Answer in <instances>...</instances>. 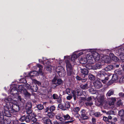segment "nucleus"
I'll return each mask as SVG.
<instances>
[{
	"label": "nucleus",
	"mask_w": 124,
	"mask_h": 124,
	"mask_svg": "<svg viewBox=\"0 0 124 124\" xmlns=\"http://www.w3.org/2000/svg\"><path fill=\"white\" fill-rule=\"evenodd\" d=\"M73 72H71V74L70 75H69L68 73H67V75L68 77V79L70 82H72L75 79L74 77V76Z\"/></svg>",
	"instance_id": "obj_22"
},
{
	"label": "nucleus",
	"mask_w": 124,
	"mask_h": 124,
	"mask_svg": "<svg viewBox=\"0 0 124 124\" xmlns=\"http://www.w3.org/2000/svg\"><path fill=\"white\" fill-rule=\"evenodd\" d=\"M78 57L77 55L76 54H74L72 56L71 59L72 61L74 62L75 60L77 59Z\"/></svg>",
	"instance_id": "obj_42"
},
{
	"label": "nucleus",
	"mask_w": 124,
	"mask_h": 124,
	"mask_svg": "<svg viewBox=\"0 0 124 124\" xmlns=\"http://www.w3.org/2000/svg\"><path fill=\"white\" fill-rule=\"evenodd\" d=\"M65 108L68 109L70 108V105L68 102H66L65 103Z\"/></svg>",
	"instance_id": "obj_46"
},
{
	"label": "nucleus",
	"mask_w": 124,
	"mask_h": 124,
	"mask_svg": "<svg viewBox=\"0 0 124 124\" xmlns=\"http://www.w3.org/2000/svg\"><path fill=\"white\" fill-rule=\"evenodd\" d=\"M94 86L95 88L99 89L102 86L101 82L99 81H96L93 83Z\"/></svg>",
	"instance_id": "obj_14"
},
{
	"label": "nucleus",
	"mask_w": 124,
	"mask_h": 124,
	"mask_svg": "<svg viewBox=\"0 0 124 124\" xmlns=\"http://www.w3.org/2000/svg\"><path fill=\"white\" fill-rule=\"evenodd\" d=\"M114 91L112 90L111 89L109 90L106 94V96H110L111 95H113L114 94Z\"/></svg>",
	"instance_id": "obj_35"
},
{
	"label": "nucleus",
	"mask_w": 124,
	"mask_h": 124,
	"mask_svg": "<svg viewBox=\"0 0 124 124\" xmlns=\"http://www.w3.org/2000/svg\"><path fill=\"white\" fill-rule=\"evenodd\" d=\"M50 112H53L55 110L56 107L54 105H53L49 106Z\"/></svg>",
	"instance_id": "obj_39"
},
{
	"label": "nucleus",
	"mask_w": 124,
	"mask_h": 124,
	"mask_svg": "<svg viewBox=\"0 0 124 124\" xmlns=\"http://www.w3.org/2000/svg\"><path fill=\"white\" fill-rule=\"evenodd\" d=\"M119 78V77L117 75L115 74H114L112 77L111 80L109 81L108 82V85H110L113 84L114 83L117 82Z\"/></svg>",
	"instance_id": "obj_9"
},
{
	"label": "nucleus",
	"mask_w": 124,
	"mask_h": 124,
	"mask_svg": "<svg viewBox=\"0 0 124 124\" xmlns=\"http://www.w3.org/2000/svg\"><path fill=\"white\" fill-rule=\"evenodd\" d=\"M19 120L21 122H23L25 121V115H24L21 116L19 119Z\"/></svg>",
	"instance_id": "obj_54"
},
{
	"label": "nucleus",
	"mask_w": 124,
	"mask_h": 124,
	"mask_svg": "<svg viewBox=\"0 0 124 124\" xmlns=\"http://www.w3.org/2000/svg\"><path fill=\"white\" fill-rule=\"evenodd\" d=\"M109 56L110 59L114 61L117 62L119 60V58L115 56L113 53H110L109 54Z\"/></svg>",
	"instance_id": "obj_17"
},
{
	"label": "nucleus",
	"mask_w": 124,
	"mask_h": 124,
	"mask_svg": "<svg viewBox=\"0 0 124 124\" xmlns=\"http://www.w3.org/2000/svg\"><path fill=\"white\" fill-rule=\"evenodd\" d=\"M76 91L77 95L78 96H82L83 98L84 97L87 96V94L86 92L80 89L77 90Z\"/></svg>",
	"instance_id": "obj_10"
},
{
	"label": "nucleus",
	"mask_w": 124,
	"mask_h": 124,
	"mask_svg": "<svg viewBox=\"0 0 124 124\" xmlns=\"http://www.w3.org/2000/svg\"><path fill=\"white\" fill-rule=\"evenodd\" d=\"M120 56V58L123 62H124V54Z\"/></svg>",
	"instance_id": "obj_64"
},
{
	"label": "nucleus",
	"mask_w": 124,
	"mask_h": 124,
	"mask_svg": "<svg viewBox=\"0 0 124 124\" xmlns=\"http://www.w3.org/2000/svg\"><path fill=\"white\" fill-rule=\"evenodd\" d=\"M3 117V114L2 113H0V124H2V121H3L2 119L3 118L2 117Z\"/></svg>",
	"instance_id": "obj_59"
},
{
	"label": "nucleus",
	"mask_w": 124,
	"mask_h": 124,
	"mask_svg": "<svg viewBox=\"0 0 124 124\" xmlns=\"http://www.w3.org/2000/svg\"><path fill=\"white\" fill-rule=\"evenodd\" d=\"M118 115L122 118H124V110L123 109L120 110L118 112Z\"/></svg>",
	"instance_id": "obj_32"
},
{
	"label": "nucleus",
	"mask_w": 124,
	"mask_h": 124,
	"mask_svg": "<svg viewBox=\"0 0 124 124\" xmlns=\"http://www.w3.org/2000/svg\"><path fill=\"white\" fill-rule=\"evenodd\" d=\"M80 110L79 108L78 107H74L73 109V110L74 112H76L77 114H78V112Z\"/></svg>",
	"instance_id": "obj_45"
},
{
	"label": "nucleus",
	"mask_w": 124,
	"mask_h": 124,
	"mask_svg": "<svg viewBox=\"0 0 124 124\" xmlns=\"http://www.w3.org/2000/svg\"><path fill=\"white\" fill-rule=\"evenodd\" d=\"M85 67L86 68L88 69L93 70V66H92V64L90 63H88L85 65Z\"/></svg>",
	"instance_id": "obj_36"
},
{
	"label": "nucleus",
	"mask_w": 124,
	"mask_h": 124,
	"mask_svg": "<svg viewBox=\"0 0 124 124\" xmlns=\"http://www.w3.org/2000/svg\"><path fill=\"white\" fill-rule=\"evenodd\" d=\"M81 115L80 117L83 120H87L88 119L89 117L86 116L87 113L86 110L84 109H82L80 112Z\"/></svg>",
	"instance_id": "obj_11"
},
{
	"label": "nucleus",
	"mask_w": 124,
	"mask_h": 124,
	"mask_svg": "<svg viewBox=\"0 0 124 124\" xmlns=\"http://www.w3.org/2000/svg\"><path fill=\"white\" fill-rule=\"evenodd\" d=\"M120 82L122 83H124V75L120 79Z\"/></svg>",
	"instance_id": "obj_62"
},
{
	"label": "nucleus",
	"mask_w": 124,
	"mask_h": 124,
	"mask_svg": "<svg viewBox=\"0 0 124 124\" xmlns=\"http://www.w3.org/2000/svg\"><path fill=\"white\" fill-rule=\"evenodd\" d=\"M32 104L31 102H27L25 108L26 110V113L30 115L32 113Z\"/></svg>",
	"instance_id": "obj_7"
},
{
	"label": "nucleus",
	"mask_w": 124,
	"mask_h": 124,
	"mask_svg": "<svg viewBox=\"0 0 124 124\" xmlns=\"http://www.w3.org/2000/svg\"><path fill=\"white\" fill-rule=\"evenodd\" d=\"M93 56L92 54H87L86 57V58L88 60H92Z\"/></svg>",
	"instance_id": "obj_41"
},
{
	"label": "nucleus",
	"mask_w": 124,
	"mask_h": 124,
	"mask_svg": "<svg viewBox=\"0 0 124 124\" xmlns=\"http://www.w3.org/2000/svg\"><path fill=\"white\" fill-rule=\"evenodd\" d=\"M88 83L87 82L85 85H80L79 87L80 88L83 90H86L88 89L89 87L88 86Z\"/></svg>",
	"instance_id": "obj_23"
},
{
	"label": "nucleus",
	"mask_w": 124,
	"mask_h": 124,
	"mask_svg": "<svg viewBox=\"0 0 124 124\" xmlns=\"http://www.w3.org/2000/svg\"><path fill=\"white\" fill-rule=\"evenodd\" d=\"M46 70L48 71L49 72H51L52 66L51 65H48L46 67Z\"/></svg>",
	"instance_id": "obj_49"
},
{
	"label": "nucleus",
	"mask_w": 124,
	"mask_h": 124,
	"mask_svg": "<svg viewBox=\"0 0 124 124\" xmlns=\"http://www.w3.org/2000/svg\"><path fill=\"white\" fill-rule=\"evenodd\" d=\"M113 68V65H110L106 67H105L104 70L106 71H110L112 70Z\"/></svg>",
	"instance_id": "obj_26"
},
{
	"label": "nucleus",
	"mask_w": 124,
	"mask_h": 124,
	"mask_svg": "<svg viewBox=\"0 0 124 124\" xmlns=\"http://www.w3.org/2000/svg\"><path fill=\"white\" fill-rule=\"evenodd\" d=\"M54 112H48L47 115V117L49 118H53L54 116Z\"/></svg>",
	"instance_id": "obj_29"
},
{
	"label": "nucleus",
	"mask_w": 124,
	"mask_h": 124,
	"mask_svg": "<svg viewBox=\"0 0 124 124\" xmlns=\"http://www.w3.org/2000/svg\"><path fill=\"white\" fill-rule=\"evenodd\" d=\"M36 107L39 110H41L44 108L43 105L41 104H39L37 105Z\"/></svg>",
	"instance_id": "obj_43"
},
{
	"label": "nucleus",
	"mask_w": 124,
	"mask_h": 124,
	"mask_svg": "<svg viewBox=\"0 0 124 124\" xmlns=\"http://www.w3.org/2000/svg\"><path fill=\"white\" fill-rule=\"evenodd\" d=\"M42 121L44 124H53L51 120L47 117H43Z\"/></svg>",
	"instance_id": "obj_13"
},
{
	"label": "nucleus",
	"mask_w": 124,
	"mask_h": 124,
	"mask_svg": "<svg viewBox=\"0 0 124 124\" xmlns=\"http://www.w3.org/2000/svg\"><path fill=\"white\" fill-rule=\"evenodd\" d=\"M65 62L66 64V67L67 73H68L69 75H70L71 74V72H73V67L69 60H66Z\"/></svg>",
	"instance_id": "obj_4"
},
{
	"label": "nucleus",
	"mask_w": 124,
	"mask_h": 124,
	"mask_svg": "<svg viewBox=\"0 0 124 124\" xmlns=\"http://www.w3.org/2000/svg\"><path fill=\"white\" fill-rule=\"evenodd\" d=\"M94 115L96 117H99L101 116V114L99 112H96L94 113Z\"/></svg>",
	"instance_id": "obj_56"
},
{
	"label": "nucleus",
	"mask_w": 124,
	"mask_h": 124,
	"mask_svg": "<svg viewBox=\"0 0 124 124\" xmlns=\"http://www.w3.org/2000/svg\"><path fill=\"white\" fill-rule=\"evenodd\" d=\"M109 119L108 117L104 116L103 117V120L104 121L106 122L107 124H115V123L113 122L109 121L108 120Z\"/></svg>",
	"instance_id": "obj_27"
},
{
	"label": "nucleus",
	"mask_w": 124,
	"mask_h": 124,
	"mask_svg": "<svg viewBox=\"0 0 124 124\" xmlns=\"http://www.w3.org/2000/svg\"><path fill=\"white\" fill-rule=\"evenodd\" d=\"M37 119L35 117H31V122H35L37 121Z\"/></svg>",
	"instance_id": "obj_57"
},
{
	"label": "nucleus",
	"mask_w": 124,
	"mask_h": 124,
	"mask_svg": "<svg viewBox=\"0 0 124 124\" xmlns=\"http://www.w3.org/2000/svg\"><path fill=\"white\" fill-rule=\"evenodd\" d=\"M63 116L64 118L65 121L66 120H68L70 119L72 120L73 119V117H71L68 114L66 115H64Z\"/></svg>",
	"instance_id": "obj_28"
},
{
	"label": "nucleus",
	"mask_w": 124,
	"mask_h": 124,
	"mask_svg": "<svg viewBox=\"0 0 124 124\" xmlns=\"http://www.w3.org/2000/svg\"><path fill=\"white\" fill-rule=\"evenodd\" d=\"M102 67L101 65L99 63H97L93 66V70H96L101 68Z\"/></svg>",
	"instance_id": "obj_24"
},
{
	"label": "nucleus",
	"mask_w": 124,
	"mask_h": 124,
	"mask_svg": "<svg viewBox=\"0 0 124 124\" xmlns=\"http://www.w3.org/2000/svg\"><path fill=\"white\" fill-rule=\"evenodd\" d=\"M93 58L95 61H98L100 59L99 54L96 51H94L92 53Z\"/></svg>",
	"instance_id": "obj_12"
},
{
	"label": "nucleus",
	"mask_w": 124,
	"mask_h": 124,
	"mask_svg": "<svg viewBox=\"0 0 124 124\" xmlns=\"http://www.w3.org/2000/svg\"><path fill=\"white\" fill-rule=\"evenodd\" d=\"M89 79L91 80H94L95 79V77L92 74H89L88 75Z\"/></svg>",
	"instance_id": "obj_37"
},
{
	"label": "nucleus",
	"mask_w": 124,
	"mask_h": 124,
	"mask_svg": "<svg viewBox=\"0 0 124 124\" xmlns=\"http://www.w3.org/2000/svg\"><path fill=\"white\" fill-rule=\"evenodd\" d=\"M52 97L53 99L54 100L56 99L57 103L60 104L62 103V95L60 94L59 96L56 93L53 94L52 96Z\"/></svg>",
	"instance_id": "obj_8"
},
{
	"label": "nucleus",
	"mask_w": 124,
	"mask_h": 124,
	"mask_svg": "<svg viewBox=\"0 0 124 124\" xmlns=\"http://www.w3.org/2000/svg\"><path fill=\"white\" fill-rule=\"evenodd\" d=\"M31 116L30 115L27 114L25 116V121L27 123H29L31 121Z\"/></svg>",
	"instance_id": "obj_34"
},
{
	"label": "nucleus",
	"mask_w": 124,
	"mask_h": 124,
	"mask_svg": "<svg viewBox=\"0 0 124 124\" xmlns=\"http://www.w3.org/2000/svg\"><path fill=\"white\" fill-rule=\"evenodd\" d=\"M97 75L104 84H106L110 76L109 74L104 69L98 72Z\"/></svg>",
	"instance_id": "obj_2"
},
{
	"label": "nucleus",
	"mask_w": 124,
	"mask_h": 124,
	"mask_svg": "<svg viewBox=\"0 0 124 124\" xmlns=\"http://www.w3.org/2000/svg\"><path fill=\"white\" fill-rule=\"evenodd\" d=\"M104 96H101L97 99L98 102L100 103V105L101 106L103 105L104 101Z\"/></svg>",
	"instance_id": "obj_21"
},
{
	"label": "nucleus",
	"mask_w": 124,
	"mask_h": 124,
	"mask_svg": "<svg viewBox=\"0 0 124 124\" xmlns=\"http://www.w3.org/2000/svg\"><path fill=\"white\" fill-rule=\"evenodd\" d=\"M51 86L52 88L54 89L55 88L58 86L55 83H52Z\"/></svg>",
	"instance_id": "obj_53"
},
{
	"label": "nucleus",
	"mask_w": 124,
	"mask_h": 124,
	"mask_svg": "<svg viewBox=\"0 0 124 124\" xmlns=\"http://www.w3.org/2000/svg\"><path fill=\"white\" fill-rule=\"evenodd\" d=\"M115 74L117 75H121L123 73L122 70L120 69L116 70L115 71Z\"/></svg>",
	"instance_id": "obj_33"
},
{
	"label": "nucleus",
	"mask_w": 124,
	"mask_h": 124,
	"mask_svg": "<svg viewBox=\"0 0 124 124\" xmlns=\"http://www.w3.org/2000/svg\"><path fill=\"white\" fill-rule=\"evenodd\" d=\"M71 93L73 95V96H76L77 95V91H76L73 90L72 91Z\"/></svg>",
	"instance_id": "obj_61"
},
{
	"label": "nucleus",
	"mask_w": 124,
	"mask_h": 124,
	"mask_svg": "<svg viewBox=\"0 0 124 124\" xmlns=\"http://www.w3.org/2000/svg\"><path fill=\"white\" fill-rule=\"evenodd\" d=\"M96 120L95 118L93 117L92 118V124H96Z\"/></svg>",
	"instance_id": "obj_63"
},
{
	"label": "nucleus",
	"mask_w": 124,
	"mask_h": 124,
	"mask_svg": "<svg viewBox=\"0 0 124 124\" xmlns=\"http://www.w3.org/2000/svg\"><path fill=\"white\" fill-rule=\"evenodd\" d=\"M71 89L69 88H66L65 90L66 93L68 95H70V94Z\"/></svg>",
	"instance_id": "obj_55"
},
{
	"label": "nucleus",
	"mask_w": 124,
	"mask_h": 124,
	"mask_svg": "<svg viewBox=\"0 0 124 124\" xmlns=\"http://www.w3.org/2000/svg\"><path fill=\"white\" fill-rule=\"evenodd\" d=\"M19 91L18 90V89L15 90L14 92H13V93H12V94H11L12 95L14 96H16V95H19Z\"/></svg>",
	"instance_id": "obj_44"
},
{
	"label": "nucleus",
	"mask_w": 124,
	"mask_h": 124,
	"mask_svg": "<svg viewBox=\"0 0 124 124\" xmlns=\"http://www.w3.org/2000/svg\"><path fill=\"white\" fill-rule=\"evenodd\" d=\"M86 96L84 97L83 100L86 101L85 103V104L86 106H91L93 104L92 97L90 96L87 97Z\"/></svg>",
	"instance_id": "obj_5"
},
{
	"label": "nucleus",
	"mask_w": 124,
	"mask_h": 124,
	"mask_svg": "<svg viewBox=\"0 0 124 124\" xmlns=\"http://www.w3.org/2000/svg\"><path fill=\"white\" fill-rule=\"evenodd\" d=\"M83 78H81V82H86L88 79L87 77V76H82Z\"/></svg>",
	"instance_id": "obj_47"
},
{
	"label": "nucleus",
	"mask_w": 124,
	"mask_h": 124,
	"mask_svg": "<svg viewBox=\"0 0 124 124\" xmlns=\"http://www.w3.org/2000/svg\"><path fill=\"white\" fill-rule=\"evenodd\" d=\"M122 103L121 100L119 99V100H118L116 102V104L117 106H120L122 105Z\"/></svg>",
	"instance_id": "obj_52"
},
{
	"label": "nucleus",
	"mask_w": 124,
	"mask_h": 124,
	"mask_svg": "<svg viewBox=\"0 0 124 124\" xmlns=\"http://www.w3.org/2000/svg\"><path fill=\"white\" fill-rule=\"evenodd\" d=\"M88 60L85 58H81L80 60V62L82 64H85L87 62Z\"/></svg>",
	"instance_id": "obj_30"
},
{
	"label": "nucleus",
	"mask_w": 124,
	"mask_h": 124,
	"mask_svg": "<svg viewBox=\"0 0 124 124\" xmlns=\"http://www.w3.org/2000/svg\"><path fill=\"white\" fill-rule=\"evenodd\" d=\"M56 71L59 76L63 77L66 75V71L61 66H59L57 67Z\"/></svg>",
	"instance_id": "obj_3"
},
{
	"label": "nucleus",
	"mask_w": 124,
	"mask_h": 124,
	"mask_svg": "<svg viewBox=\"0 0 124 124\" xmlns=\"http://www.w3.org/2000/svg\"><path fill=\"white\" fill-rule=\"evenodd\" d=\"M88 90L89 93L91 94H95L96 93V90H95L93 88H91L89 89Z\"/></svg>",
	"instance_id": "obj_40"
},
{
	"label": "nucleus",
	"mask_w": 124,
	"mask_h": 124,
	"mask_svg": "<svg viewBox=\"0 0 124 124\" xmlns=\"http://www.w3.org/2000/svg\"><path fill=\"white\" fill-rule=\"evenodd\" d=\"M116 98L115 97H111L110 98V102H111L109 103V104L110 105H113L114 104V102L116 101Z\"/></svg>",
	"instance_id": "obj_38"
},
{
	"label": "nucleus",
	"mask_w": 124,
	"mask_h": 124,
	"mask_svg": "<svg viewBox=\"0 0 124 124\" xmlns=\"http://www.w3.org/2000/svg\"><path fill=\"white\" fill-rule=\"evenodd\" d=\"M124 54V50L123 48H119L116 53V55L119 56Z\"/></svg>",
	"instance_id": "obj_19"
},
{
	"label": "nucleus",
	"mask_w": 124,
	"mask_h": 124,
	"mask_svg": "<svg viewBox=\"0 0 124 124\" xmlns=\"http://www.w3.org/2000/svg\"><path fill=\"white\" fill-rule=\"evenodd\" d=\"M37 72L36 71H34L30 72L28 74V76L32 77L36 76Z\"/></svg>",
	"instance_id": "obj_31"
},
{
	"label": "nucleus",
	"mask_w": 124,
	"mask_h": 124,
	"mask_svg": "<svg viewBox=\"0 0 124 124\" xmlns=\"http://www.w3.org/2000/svg\"><path fill=\"white\" fill-rule=\"evenodd\" d=\"M11 99L10 98H6L5 99V101L6 102V103L5 105H6L7 104V103H12L10 101H11Z\"/></svg>",
	"instance_id": "obj_50"
},
{
	"label": "nucleus",
	"mask_w": 124,
	"mask_h": 124,
	"mask_svg": "<svg viewBox=\"0 0 124 124\" xmlns=\"http://www.w3.org/2000/svg\"><path fill=\"white\" fill-rule=\"evenodd\" d=\"M18 88H17L16 85H15L14 86H13V87L11 88L10 91V93L11 94H12V93H13V92L15 90H16Z\"/></svg>",
	"instance_id": "obj_48"
},
{
	"label": "nucleus",
	"mask_w": 124,
	"mask_h": 124,
	"mask_svg": "<svg viewBox=\"0 0 124 124\" xmlns=\"http://www.w3.org/2000/svg\"><path fill=\"white\" fill-rule=\"evenodd\" d=\"M20 82L22 83L25 84L27 83V81L24 78H21L19 80Z\"/></svg>",
	"instance_id": "obj_51"
},
{
	"label": "nucleus",
	"mask_w": 124,
	"mask_h": 124,
	"mask_svg": "<svg viewBox=\"0 0 124 124\" xmlns=\"http://www.w3.org/2000/svg\"><path fill=\"white\" fill-rule=\"evenodd\" d=\"M60 104H59L58 105H60V106L59 108L61 109H62V110H66L65 107V106H64L63 105H61Z\"/></svg>",
	"instance_id": "obj_58"
},
{
	"label": "nucleus",
	"mask_w": 124,
	"mask_h": 124,
	"mask_svg": "<svg viewBox=\"0 0 124 124\" xmlns=\"http://www.w3.org/2000/svg\"><path fill=\"white\" fill-rule=\"evenodd\" d=\"M16 86L17 88H18V91L21 93L24 92L25 91V90L26 89L24 88L22 85H16Z\"/></svg>",
	"instance_id": "obj_20"
},
{
	"label": "nucleus",
	"mask_w": 124,
	"mask_h": 124,
	"mask_svg": "<svg viewBox=\"0 0 124 124\" xmlns=\"http://www.w3.org/2000/svg\"><path fill=\"white\" fill-rule=\"evenodd\" d=\"M20 108V107L17 104L8 103L6 105L3 106V114L5 116L10 117L11 116V113L18 112Z\"/></svg>",
	"instance_id": "obj_1"
},
{
	"label": "nucleus",
	"mask_w": 124,
	"mask_h": 124,
	"mask_svg": "<svg viewBox=\"0 0 124 124\" xmlns=\"http://www.w3.org/2000/svg\"><path fill=\"white\" fill-rule=\"evenodd\" d=\"M52 83H55L58 86L62 85L63 83V81L58 77H54L52 80Z\"/></svg>",
	"instance_id": "obj_6"
},
{
	"label": "nucleus",
	"mask_w": 124,
	"mask_h": 124,
	"mask_svg": "<svg viewBox=\"0 0 124 124\" xmlns=\"http://www.w3.org/2000/svg\"><path fill=\"white\" fill-rule=\"evenodd\" d=\"M81 74L82 76H87L88 75L89 71L86 69H80Z\"/></svg>",
	"instance_id": "obj_15"
},
{
	"label": "nucleus",
	"mask_w": 124,
	"mask_h": 124,
	"mask_svg": "<svg viewBox=\"0 0 124 124\" xmlns=\"http://www.w3.org/2000/svg\"><path fill=\"white\" fill-rule=\"evenodd\" d=\"M2 113L3 114V117H2L3 118L2 119L3 121H2V124H10L11 122V119L9 118H8L6 119H4V116H5L3 114V112Z\"/></svg>",
	"instance_id": "obj_18"
},
{
	"label": "nucleus",
	"mask_w": 124,
	"mask_h": 124,
	"mask_svg": "<svg viewBox=\"0 0 124 124\" xmlns=\"http://www.w3.org/2000/svg\"><path fill=\"white\" fill-rule=\"evenodd\" d=\"M27 84H26L25 85V86L28 89H31V85H30L26 83Z\"/></svg>",
	"instance_id": "obj_60"
},
{
	"label": "nucleus",
	"mask_w": 124,
	"mask_h": 124,
	"mask_svg": "<svg viewBox=\"0 0 124 124\" xmlns=\"http://www.w3.org/2000/svg\"><path fill=\"white\" fill-rule=\"evenodd\" d=\"M31 89L32 92H37L38 89V87L36 85V84L35 83H32L31 85Z\"/></svg>",
	"instance_id": "obj_16"
},
{
	"label": "nucleus",
	"mask_w": 124,
	"mask_h": 124,
	"mask_svg": "<svg viewBox=\"0 0 124 124\" xmlns=\"http://www.w3.org/2000/svg\"><path fill=\"white\" fill-rule=\"evenodd\" d=\"M24 95V97L26 99H28V98H30L31 95V94L28 93L26 89L25 90V91L24 92H23Z\"/></svg>",
	"instance_id": "obj_25"
}]
</instances>
